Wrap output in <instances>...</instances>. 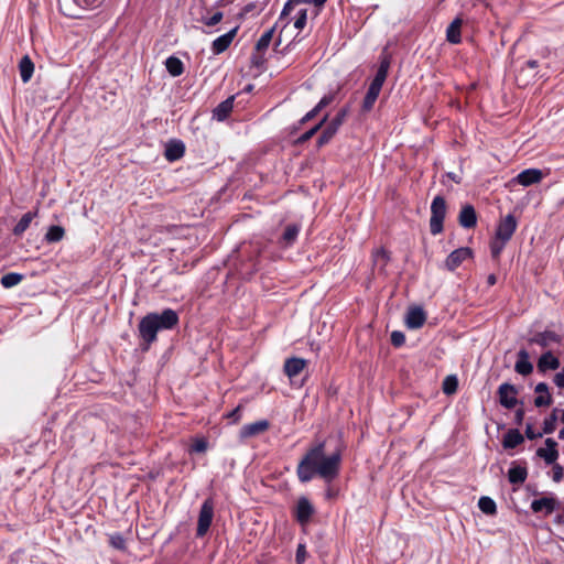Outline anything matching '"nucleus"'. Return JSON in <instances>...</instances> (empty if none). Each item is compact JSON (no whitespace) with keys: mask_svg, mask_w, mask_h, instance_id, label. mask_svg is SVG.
I'll use <instances>...</instances> for the list:
<instances>
[{"mask_svg":"<svg viewBox=\"0 0 564 564\" xmlns=\"http://www.w3.org/2000/svg\"><path fill=\"white\" fill-rule=\"evenodd\" d=\"M558 341H560L558 335L551 330H545V332L539 333L530 339V343L536 344L542 348L547 347L551 343H558Z\"/></svg>","mask_w":564,"mask_h":564,"instance_id":"nucleus-26","label":"nucleus"},{"mask_svg":"<svg viewBox=\"0 0 564 564\" xmlns=\"http://www.w3.org/2000/svg\"><path fill=\"white\" fill-rule=\"evenodd\" d=\"M478 508L487 516H495L497 513L496 502L487 496H482L478 500Z\"/></svg>","mask_w":564,"mask_h":564,"instance_id":"nucleus-36","label":"nucleus"},{"mask_svg":"<svg viewBox=\"0 0 564 564\" xmlns=\"http://www.w3.org/2000/svg\"><path fill=\"white\" fill-rule=\"evenodd\" d=\"M516 423L521 424L524 419V410L518 409L514 414Z\"/></svg>","mask_w":564,"mask_h":564,"instance_id":"nucleus-57","label":"nucleus"},{"mask_svg":"<svg viewBox=\"0 0 564 564\" xmlns=\"http://www.w3.org/2000/svg\"><path fill=\"white\" fill-rule=\"evenodd\" d=\"M326 118L327 117L325 116L317 124H315L313 128L301 134L297 138V143H304L308 141L319 130L322 124L326 121Z\"/></svg>","mask_w":564,"mask_h":564,"instance_id":"nucleus-42","label":"nucleus"},{"mask_svg":"<svg viewBox=\"0 0 564 564\" xmlns=\"http://www.w3.org/2000/svg\"><path fill=\"white\" fill-rule=\"evenodd\" d=\"M561 507V502L554 496H546L540 499H534L531 502V510L534 513L543 512L545 516L551 514L553 511Z\"/></svg>","mask_w":564,"mask_h":564,"instance_id":"nucleus-9","label":"nucleus"},{"mask_svg":"<svg viewBox=\"0 0 564 564\" xmlns=\"http://www.w3.org/2000/svg\"><path fill=\"white\" fill-rule=\"evenodd\" d=\"M235 97L231 96L226 100L221 101L214 110H213V119L217 121H224L228 118L234 108Z\"/></svg>","mask_w":564,"mask_h":564,"instance_id":"nucleus-24","label":"nucleus"},{"mask_svg":"<svg viewBox=\"0 0 564 564\" xmlns=\"http://www.w3.org/2000/svg\"><path fill=\"white\" fill-rule=\"evenodd\" d=\"M185 153V145L181 140L173 139L165 144L164 156L169 162L180 160Z\"/></svg>","mask_w":564,"mask_h":564,"instance_id":"nucleus-17","label":"nucleus"},{"mask_svg":"<svg viewBox=\"0 0 564 564\" xmlns=\"http://www.w3.org/2000/svg\"><path fill=\"white\" fill-rule=\"evenodd\" d=\"M306 22H307V10L302 9L297 12V17L295 19L294 26L299 30H302L306 25Z\"/></svg>","mask_w":564,"mask_h":564,"instance_id":"nucleus-45","label":"nucleus"},{"mask_svg":"<svg viewBox=\"0 0 564 564\" xmlns=\"http://www.w3.org/2000/svg\"><path fill=\"white\" fill-rule=\"evenodd\" d=\"M458 387V380L456 376H447L443 381V392L445 394H453L456 392Z\"/></svg>","mask_w":564,"mask_h":564,"instance_id":"nucleus-40","label":"nucleus"},{"mask_svg":"<svg viewBox=\"0 0 564 564\" xmlns=\"http://www.w3.org/2000/svg\"><path fill=\"white\" fill-rule=\"evenodd\" d=\"M458 221L463 228H474L477 224V214L475 208L471 205L463 206L459 212Z\"/></svg>","mask_w":564,"mask_h":564,"instance_id":"nucleus-20","label":"nucleus"},{"mask_svg":"<svg viewBox=\"0 0 564 564\" xmlns=\"http://www.w3.org/2000/svg\"><path fill=\"white\" fill-rule=\"evenodd\" d=\"M64 228L61 226H51L45 235V239L47 242H57L64 237Z\"/></svg>","mask_w":564,"mask_h":564,"instance_id":"nucleus-38","label":"nucleus"},{"mask_svg":"<svg viewBox=\"0 0 564 564\" xmlns=\"http://www.w3.org/2000/svg\"><path fill=\"white\" fill-rule=\"evenodd\" d=\"M58 2H59L61 10L63 11V13L65 15L74 17V18L77 17V14L68 8V0H58ZM73 2L79 9H84L86 7L94 6L97 2V0H73Z\"/></svg>","mask_w":564,"mask_h":564,"instance_id":"nucleus-31","label":"nucleus"},{"mask_svg":"<svg viewBox=\"0 0 564 564\" xmlns=\"http://www.w3.org/2000/svg\"><path fill=\"white\" fill-rule=\"evenodd\" d=\"M426 321V314L422 307L415 306L408 311L405 316V325L410 329L421 328Z\"/></svg>","mask_w":564,"mask_h":564,"instance_id":"nucleus-15","label":"nucleus"},{"mask_svg":"<svg viewBox=\"0 0 564 564\" xmlns=\"http://www.w3.org/2000/svg\"><path fill=\"white\" fill-rule=\"evenodd\" d=\"M225 2H226V0H221V1H220V3H225Z\"/></svg>","mask_w":564,"mask_h":564,"instance_id":"nucleus-63","label":"nucleus"},{"mask_svg":"<svg viewBox=\"0 0 564 564\" xmlns=\"http://www.w3.org/2000/svg\"><path fill=\"white\" fill-rule=\"evenodd\" d=\"M207 449V442L204 438L196 440L191 447V452L204 453Z\"/></svg>","mask_w":564,"mask_h":564,"instance_id":"nucleus-48","label":"nucleus"},{"mask_svg":"<svg viewBox=\"0 0 564 564\" xmlns=\"http://www.w3.org/2000/svg\"><path fill=\"white\" fill-rule=\"evenodd\" d=\"M307 361L303 358L292 357L284 361V372L292 380L306 367Z\"/></svg>","mask_w":564,"mask_h":564,"instance_id":"nucleus-19","label":"nucleus"},{"mask_svg":"<svg viewBox=\"0 0 564 564\" xmlns=\"http://www.w3.org/2000/svg\"><path fill=\"white\" fill-rule=\"evenodd\" d=\"M514 370L521 376H529L533 371V365L530 361V355L525 349H520L517 354Z\"/></svg>","mask_w":564,"mask_h":564,"instance_id":"nucleus-18","label":"nucleus"},{"mask_svg":"<svg viewBox=\"0 0 564 564\" xmlns=\"http://www.w3.org/2000/svg\"><path fill=\"white\" fill-rule=\"evenodd\" d=\"M553 381L558 388H564V367L554 376Z\"/></svg>","mask_w":564,"mask_h":564,"instance_id":"nucleus-54","label":"nucleus"},{"mask_svg":"<svg viewBox=\"0 0 564 564\" xmlns=\"http://www.w3.org/2000/svg\"><path fill=\"white\" fill-rule=\"evenodd\" d=\"M154 318L159 330L173 329L178 324V315L172 308H165L161 313H149Z\"/></svg>","mask_w":564,"mask_h":564,"instance_id":"nucleus-7","label":"nucleus"},{"mask_svg":"<svg viewBox=\"0 0 564 564\" xmlns=\"http://www.w3.org/2000/svg\"><path fill=\"white\" fill-rule=\"evenodd\" d=\"M270 426L269 421L260 420L250 424H246L241 427L239 432L240 440H246L249 437L257 436L263 432H265Z\"/></svg>","mask_w":564,"mask_h":564,"instance_id":"nucleus-14","label":"nucleus"},{"mask_svg":"<svg viewBox=\"0 0 564 564\" xmlns=\"http://www.w3.org/2000/svg\"><path fill=\"white\" fill-rule=\"evenodd\" d=\"M508 241L501 240L500 238L495 237L490 242V252L491 257L497 260L499 259L502 250L505 249Z\"/></svg>","mask_w":564,"mask_h":564,"instance_id":"nucleus-39","label":"nucleus"},{"mask_svg":"<svg viewBox=\"0 0 564 564\" xmlns=\"http://www.w3.org/2000/svg\"><path fill=\"white\" fill-rule=\"evenodd\" d=\"M556 420V410H554L553 413L544 420L542 434L553 433L555 431Z\"/></svg>","mask_w":564,"mask_h":564,"instance_id":"nucleus-43","label":"nucleus"},{"mask_svg":"<svg viewBox=\"0 0 564 564\" xmlns=\"http://www.w3.org/2000/svg\"><path fill=\"white\" fill-rule=\"evenodd\" d=\"M496 283V276L494 274H490L488 276V284L494 285Z\"/></svg>","mask_w":564,"mask_h":564,"instance_id":"nucleus-60","label":"nucleus"},{"mask_svg":"<svg viewBox=\"0 0 564 564\" xmlns=\"http://www.w3.org/2000/svg\"><path fill=\"white\" fill-rule=\"evenodd\" d=\"M306 555H307V552H306L305 545L300 543L297 545L296 554H295L296 564H304V562L306 560Z\"/></svg>","mask_w":564,"mask_h":564,"instance_id":"nucleus-47","label":"nucleus"},{"mask_svg":"<svg viewBox=\"0 0 564 564\" xmlns=\"http://www.w3.org/2000/svg\"><path fill=\"white\" fill-rule=\"evenodd\" d=\"M315 513V508L306 497H300L295 507V519L301 524H306Z\"/></svg>","mask_w":564,"mask_h":564,"instance_id":"nucleus-11","label":"nucleus"},{"mask_svg":"<svg viewBox=\"0 0 564 564\" xmlns=\"http://www.w3.org/2000/svg\"><path fill=\"white\" fill-rule=\"evenodd\" d=\"M348 111L349 110H348L347 107L341 108L336 113V116L329 121V123L325 127V129L323 130V132L318 137V140H317V145L318 147H323V145L327 144L330 141V139L336 134V132L338 131L339 127L345 121V119H346V117L348 115Z\"/></svg>","mask_w":564,"mask_h":564,"instance_id":"nucleus-5","label":"nucleus"},{"mask_svg":"<svg viewBox=\"0 0 564 564\" xmlns=\"http://www.w3.org/2000/svg\"><path fill=\"white\" fill-rule=\"evenodd\" d=\"M525 65L530 69H535L538 67V62L535 59H530L525 63Z\"/></svg>","mask_w":564,"mask_h":564,"instance_id":"nucleus-59","label":"nucleus"},{"mask_svg":"<svg viewBox=\"0 0 564 564\" xmlns=\"http://www.w3.org/2000/svg\"><path fill=\"white\" fill-rule=\"evenodd\" d=\"M238 30H239V25H236L234 29H231L227 33L215 39L212 43V52L215 55L224 53L230 46Z\"/></svg>","mask_w":564,"mask_h":564,"instance_id":"nucleus-13","label":"nucleus"},{"mask_svg":"<svg viewBox=\"0 0 564 564\" xmlns=\"http://www.w3.org/2000/svg\"><path fill=\"white\" fill-rule=\"evenodd\" d=\"M517 229V220L516 217L511 214L501 218L497 228L495 237L500 238L501 240L509 241L514 231Z\"/></svg>","mask_w":564,"mask_h":564,"instance_id":"nucleus-10","label":"nucleus"},{"mask_svg":"<svg viewBox=\"0 0 564 564\" xmlns=\"http://www.w3.org/2000/svg\"><path fill=\"white\" fill-rule=\"evenodd\" d=\"M539 395L534 399V405L538 408L549 406L552 403V397L549 392V386L545 382H539L534 388Z\"/></svg>","mask_w":564,"mask_h":564,"instance_id":"nucleus-23","label":"nucleus"},{"mask_svg":"<svg viewBox=\"0 0 564 564\" xmlns=\"http://www.w3.org/2000/svg\"><path fill=\"white\" fill-rule=\"evenodd\" d=\"M256 9V3L254 2H250L248 4H246L241 10L240 12L237 14V19L238 20H245L246 17L251 13L253 10Z\"/></svg>","mask_w":564,"mask_h":564,"instance_id":"nucleus-49","label":"nucleus"},{"mask_svg":"<svg viewBox=\"0 0 564 564\" xmlns=\"http://www.w3.org/2000/svg\"><path fill=\"white\" fill-rule=\"evenodd\" d=\"M543 434L541 432L535 433L531 424H527L525 427V436L529 440H535L538 437H541Z\"/></svg>","mask_w":564,"mask_h":564,"instance_id":"nucleus-52","label":"nucleus"},{"mask_svg":"<svg viewBox=\"0 0 564 564\" xmlns=\"http://www.w3.org/2000/svg\"><path fill=\"white\" fill-rule=\"evenodd\" d=\"M214 517V503L212 499H206L199 510L196 535L198 538L204 536L212 524Z\"/></svg>","mask_w":564,"mask_h":564,"instance_id":"nucleus-6","label":"nucleus"},{"mask_svg":"<svg viewBox=\"0 0 564 564\" xmlns=\"http://www.w3.org/2000/svg\"><path fill=\"white\" fill-rule=\"evenodd\" d=\"M295 1H292V0H288L281 11V14H280V20L286 18L293 10V7H294Z\"/></svg>","mask_w":564,"mask_h":564,"instance_id":"nucleus-50","label":"nucleus"},{"mask_svg":"<svg viewBox=\"0 0 564 564\" xmlns=\"http://www.w3.org/2000/svg\"><path fill=\"white\" fill-rule=\"evenodd\" d=\"M500 404L506 409H513L518 403V389L514 384L503 382L497 391Z\"/></svg>","mask_w":564,"mask_h":564,"instance_id":"nucleus-8","label":"nucleus"},{"mask_svg":"<svg viewBox=\"0 0 564 564\" xmlns=\"http://www.w3.org/2000/svg\"><path fill=\"white\" fill-rule=\"evenodd\" d=\"M390 339L394 347H401L405 343V335L400 330H393Z\"/></svg>","mask_w":564,"mask_h":564,"instance_id":"nucleus-46","label":"nucleus"},{"mask_svg":"<svg viewBox=\"0 0 564 564\" xmlns=\"http://www.w3.org/2000/svg\"><path fill=\"white\" fill-rule=\"evenodd\" d=\"M560 360L553 355L552 351H545L541 355L538 361V369L540 372H546L547 370H556L560 368Z\"/></svg>","mask_w":564,"mask_h":564,"instance_id":"nucleus-22","label":"nucleus"},{"mask_svg":"<svg viewBox=\"0 0 564 564\" xmlns=\"http://www.w3.org/2000/svg\"><path fill=\"white\" fill-rule=\"evenodd\" d=\"M561 421H562V423L564 424V411H563V413H562Z\"/></svg>","mask_w":564,"mask_h":564,"instance_id":"nucleus-62","label":"nucleus"},{"mask_svg":"<svg viewBox=\"0 0 564 564\" xmlns=\"http://www.w3.org/2000/svg\"><path fill=\"white\" fill-rule=\"evenodd\" d=\"M341 453H325V443L319 442L310 447L297 464L296 475L302 484L319 477L326 484L334 481L340 471Z\"/></svg>","mask_w":564,"mask_h":564,"instance_id":"nucleus-1","label":"nucleus"},{"mask_svg":"<svg viewBox=\"0 0 564 564\" xmlns=\"http://www.w3.org/2000/svg\"><path fill=\"white\" fill-rule=\"evenodd\" d=\"M23 280V275L15 272H10L1 278V285L6 289L13 288L18 285Z\"/></svg>","mask_w":564,"mask_h":564,"instance_id":"nucleus-37","label":"nucleus"},{"mask_svg":"<svg viewBox=\"0 0 564 564\" xmlns=\"http://www.w3.org/2000/svg\"><path fill=\"white\" fill-rule=\"evenodd\" d=\"M563 479V468L558 464L553 466V480L560 482Z\"/></svg>","mask_w":564,"mask_h":564,"instance_id":"nucleus-51","label":"nucleus"},{"mask_svg":"<svg viewBox=\"0 0 564 564\" xmlns=\"http://www.w3.org/2000/svg\"><path fill=\"white\" fill-rule=\"evenodd\" d=\"M528 477V470L525 467L513 465L508 470V479L512 485H521Z\"/></svg>","mask_w":564,"mask_h":564,"instance_id":"nucleus-30","label":"nucleus"},{"mask_svg":"<svg viewBox=\"0 0 564 564\" xmlns=\"http://www.w3.org/2000/svg\"><path fill=\"white\" fill-rule=\"evenodd\" d=\"M333 101V96L332 95H326L324 96L319 101L318 104L315 106V108H317L319 111L325 108L326 106H328L330 102Z\"/></svg>","mask_w":564,"mask_h":564,"instance_id":"nucleus-53","label":"nucleus"},{"mask_svg":"<svg viewBox=\"0 0 564 564\" xmlns=\"http://www.w3.org/2000/svg\"><path fill=\"white\" fill-rule=\"evenodd\" d=\"M389 67H390V61L387 57H384L380 62V65L376 73V76L371 80V83L368 87L367 94L364 98L362 106H361V109L364 112H369L373 108V105H375V102L381 91V88L387 79Z\"/></svg>","mask_w":564,"mask_h":564,"instance_id":"nucleus-2","label":"nucleus"},{"mask_svg":"<svg viewBox=\"0 0 564 564\" xmlns=\"http://www.w3.org/2000/svg\"><path fill=\"white\" fill-rule=\"evenodd\" d=\"M166 70L173 76H180L184 72L183 62L176 56H170L165 61Z\"/></svg>","mask_w":564,"mask_h":564,"instance_id":"nucleus-32","label":"nucleus"},{"mask_svg":"<svg viewBox=\"0 0 564 564\" xmlns=\"http://www.w3.org/2000/svg\"><path fill=\"white\" fill-rule=\"evenodd\" d=\"M524 441L523 435L519 432L517 429L509 430L505 435L502 440V446L506 449L516 448L520 444H522Z\"/></svg>","mask_w":564,"mask_h":564,"instance_id":"nucleus-25","label":"nucleus"},{"mask_svg":"<svg viewBox=\"0 0 564 564\" xmlns=\"http://www.w3.org/2000/svg\"><path fill=\"white\" fill-rule=\"evenodd\" d=\"M463 21L459 18H456L452 21V23L446 29V40L452 44H458L462 41L460 28Z\"/></svg>","mask_w":564,"mask_h":564,"instance_id":"nucleus-27","label":"nucleus"},{"mask_svg":"<svg viewBox=\"0 0 564 564\" xmlns=\"http://www.w3.org/2000/svg\"><path fill=\"white\" fill-rule=\"evenodd\" d=\"M241 413V406L238 405L236 409H234L231 412L228 413L227 417L232 419L235 422L240 419Z\"/></svg>","mask_w":564,"mask_h":564,"instance_id":"nucleus-56","label":"nucleus"},{"mask_svg":"<svg viewBox=\"0 0 564 564\" xmlns=\"http://www.w3.org/2000/svg\"><path fill=\"white\" fill-rule=\"evenodd\" d=\"M390 260V256L387 250L379 248L372 253L373 265L379 270H383Z\"/></svg>","mask_w":564,"mask_h":564,"instance_id":"nucleus-35","label":"nucleus"},{"mask_svg":"<svg viewBox=\"0 0 564 564\" xmlns=\"http://www.w3.org/2000/svg\"><path fill=\"white\" fill-rule=\"evenodd\" d=\"M558 438L564 440V427L560 431Z\"/></svg>","mask_w":564,"mask_h":564,"instance_id":"nucleus-61","label":"nucleus"},{"mask_svg":"<svg viewBox=\"0 0 564 564\" xmlns=\"http://www.w3.org/2000/svg\"><path fill=\"white\" fill-rule=\"evenodd\" d=\"M300 231H301V225H299V224H289L285 227V229L283 231V235L281 237V243L284 247L292 246L296 241Z\"/></svg>","mask_w":564,"mask_h":564,"instance_id":"nucleus-28","label":"nucleus"},{"mask_svg":"<svg viewBox=\"0 0 564 564\" xmlns=\"http://www.w3.org/2000/svg\"><path fill=\"white\" fill-rule=\"evenodd\" d=\"M554 521L557 524H564V507H563V512L561 514H557L555 517Z\"/></svg>","mask_w":564,"mask_h":564,"instance_id":"nucleus-58","label":"nucleus"},{"mask_svg":"<svg viewBox=\"0 0 564 564\" xmlns=\"http://www.w3.org/2000/svg\"><path fill=\"white\" fill-rule=\"evenodd\" d=\"M473 254L471 249L468 247H462L452 251L445 261V267L449 271L457 269L465 260L470 258Z\"/></svg>","mask_w":564,"mask_h":564,"instance_id":"nucleus-12","label":"nucleus"},{"mask_svg":"<svg viewBox=\"0 0 564 564\" xmlns=\"http://www.w3.org/2000/svg\"><path fill=\"white\" fill-rule=\"evenodd\" d=\"M223 18H224L223 12L217 11V12H215V13H214L213 15H210V17H203V18H202V22H203L206 26L210 28V26H215L216 24H218V23L223 20Z\"/></svg>","mask_w":564,"mask_h":564,"instance_id":"nucleus-44","label":"nucleus"},{"mask_svg":"<svg viewBox=\"0 0 564 564\" xmlns=\"http://www.w3.org/2000/svg\"><path fill=\"white\" fill-rule=\"evenodd\" d=\"M546 448H538L536 455L544 459L545 464L552 465L558 458L557 443L555 440L549 437L545 440Z\"/></svg>","mask_w":564,"mask_h":564,"instance_id":"nucleus-16","label":"nucleus"},{"mask_svg":"<svg viewBox=\"0 0 564 564\" xmlns=\"http://www.w3.org/2000/svg\"><path fill=\"white\" fill-rule=\"evenodd\" d=\"M274 31H275V25L272 26L271 29H269L268 31H265L260 36V39L256 43V52L257 53H264L268 50V47L272 41Z\"/></svg>","mask_w":564,"mask_h":564,"instance_id":"nucleus-33","label":"nucleus"},{"mask_svg":"<svg viewBox=\"0 0 564 564\" xmlns=\"http://www.w3.org/2000/svg\"><path fill=\"white\" fill-rule=\"evenodd\" d=\"M154 321V318L150 317V315L147 314L144 317L141 318L138 325L139 335L143 341V350L149 349L150 345L156 340V334L158 332H160Z\"/></svg>","mask_w":564,"mask_h":564,"instance_id":"nucleus-4","label":"nucleus"},{"mask_svg":"<svg viewBox=\"0 0 564 564\" xmlns=\"http://www.w3.org/2000/svg\"><path fill=\"white\" fill-rule=\"evenodd\" d=\"M319 112V110L317 108H313L311 111H308L301 120V123H305L307 121H310L311 119H313L317 113Z\"/></svg>","mask_w":564,"mask_h":564,"instance_id":"nucleus-55","label":"nucleus"},{"mask_svg":"<svg viewBox=\"0 0 564 564\" xmlns=\"http://www.w3.org/2000/svg\"><path fill=\"white\" fill-rule=\"evenodd\" d=\"M109 544L119 551H124L127 547L126 539L121 533H113L109 535Z\"/></svg>","mask_w":564,"mask_h":564,"instance_id":"nucleus-41","label":"nucleus"},{"mask_svg":"<svg viewBox=\"0 0 564 564\" xmlns=\"http://www.w3.org/2000/svg\"><path fill=\"white\" fill-rule=\"evenodd\" d=\"M36 213L28 212L25 213L18 224L13 228V234L15 236H21L30 226L31 221L35 217Z\"/></svg>","mask_w":564,"mask_h":564,"instance_id":"nucleus-34","label":"nucleus"},{"mask_svg":"<svg viewBox=\"0 0 564 564\" xmlns=\"http://www.w3.org/2000/svg\"><path fill=\"white\" fill-rule=\"evenodd\" d=\"M446 216V202L442 196H435L431 204L430 231L438 235L443 231V223Z\"/></svg>","mask_w":564,"mask_h":564,"instance_id":"nucleus-3","label":"nucleus"},{"mask_svg":"<svg viewBox=\"0 0 564 564\" xmlns=\"http://www.w3.org/2000/svg\"><path fill=\"white\" fill-rule=\"evenodd\" d=\"M543 174L538 169H527L517 175V182L522 186H530L539 183Z\"/></svg>","mask_w":564,"mask_h":564,"instance_id":"nucleus-21","label":"nucleus"},{"mask_svg":"<svg viewBox=\"0 0 564 564\" xmlns=\"http://www.w3.org/2000/svg\"><path fill=\"white\" fill-rule=\"evenodd\" d=\"M20 77L23 83H28L34 73V64L29 55H24L19 62Z\"/></svg>","mask_w":564,"mask_h":564,"instance_id":"nucleus-29","label":"nucleus"}]
</instances>
